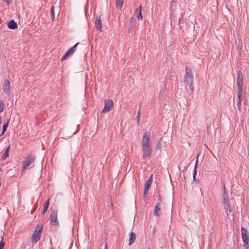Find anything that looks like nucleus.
<instances>
[{"label": "nucleus", "instance_id": "20", "mask_svg": "<svg viewBox=\"0 0 249 249\" xmlns=\"http://www.w3.org/2000/svg\"><path fill=\"white\" fill-rule=\"evenodd\" d=\"M237 88H238V90H242L243 81H237Z\"/></svg>", "mask_w": 249, "mask_h": 249}, {"label": "nucleus", "instance_id": "30", "mask_svg": "<svg viewBox=\"0 0 249 249\" xmlns=\"http://www.w3.org/2000/svg\"><path fill=\"white\" fill-rule=\"evenodd\" d=\"M5 245L4 242L3 241V239L0 242V249H2Z\"/></svg>", "mask_w": 249, "mask_h": 249}, {"label": "nucleus", "instance_id": "35", "mask_svg": "<svg viewBox=\"0 0 249 249\" xmlns=\"http://www.w3.org/2000/svg\"><path fill=\"white\" fill-rule=\"evenodd\" d=\"M1 171V168H0V171Z\"/></svg>", "mask_w": 249, "mask_h": 249}, {"label": "nucleus", "instance_id": "19", "mask_svg": "<svg viewBox=\"0 0 249 249\" xmlns=\"http://www.w3.org/2000/svg\"><path fill=\"white\" fill-rule=\"evenodd\" d=\"M237 81H243V74L240 71H237Z\"/></svg>", "mask_w": 249, "mask_h": 249}, {"label": "nucleus", "instance_id": "24", "mask_svg": "<svg viewBox=\"0 0 249 249\" xmlns=\"http://www.w3.org/2000/svg\"><path fill=\"white\" fill-rule=\"evenodd\" d=\"M197 159H198V156L196 158V165H195V166L194 173H193V179H194V180H195V177H196V165H197V164L198 163Z\"/></svg>", "mask_w": 249, "mask_h": 249}, {"label": "nucleus", "instance_id": "33", "mask_svg": "<svg viewBox=\"0 0 249 249\" xmlns=\"http://www.w3.org/2000/svg\"><path fill=\"white\" fill-rule=\"evenodd\" d=\"M4 1L9 4L10 3V1H11V0H4Z\"/></svg>", "mask_w": 249, "mask_h": 249}, {"label": "nucleus", "instance_id": "6", "mask_svg": "<svg viewBox=\"0 0 249 249\" xmlns=\"http://www.w3.org/2000/svg\"><path fill=\"white\" fill-rule=\"evenodd\" d=\"M50 224L52 225L56 226L59 224L57 220V211L53 212L50 214Z\"/></svg>", "mask_w": 249, "mask_h": 249}, {"label": "nucleus", "instance_id": "15", "mask_svg": "<svg viewBox=\"0 0 249 249\" xmlns=\"http://www.w3.org/2000/svg\"><path fill=\"white\" fill-rule=\"evenodd\" d=\"M17 23L13 19H11L8 23V27L11 29H15L17 28Z\"/></svg>", "mask_w": 249, "mask_h": 249}, {"label": "nucleus", "instance_id": "34", "mask_svg": "<svg viewBox=\"0 0 249 249\" xmlns=\"http://www.w3.org/2000/svg\"><path fill=\"white\" fill-rule=\"evenodd\" d=\"M1 118L0 117V124H1Z\"/></svg>", "mask_w": 249, "mask_h": 249}, {"label": "nucleus", "instance_id": "28", "mask_svg": "<svg viewBox=\"0 0 249 249\" xmlns=\"http://www.w3.org/2000/svg\"><path fill=\"white\" fill-rule=\"evenodd\" d=\"M237 106H238V109L240 110V109H241V99H238L237 98Z\"/></svg>", "mask_w": 249, "mask_h": 249}, {"label": "nucleus", "instance_id": "31", "mask_svg": "<svg viewBox=\"0 0 249 249\" xmlns=\"http://www.w3.org/2000/svg\"><path fill=\"white\" fill-rule=\"evenodd\" d=\"M136 118H137V123H138L140 121V112L139 110L138 111V112L137 113Z\"/></svg>", "mask_w": 249, "mask_h": 249}, {"label": "nucleus", "instance_id": "4", "mask_svg": "<svg viewBox=\"0 0 249 249\" xmlns=\"http://www.w3.org/2000/svg\"><path fill=\"white\" fill-rule=\"evenodd\" d=\"M43 226L37 225L31 237V240L33 243H35L39 241L41 237Z\"/></svg>", "mask_w": 249, "mask_h": 249}, {"label": "nucleus", "instance_id": "10", "mask_svg": "<svg viewBox=\"0 0 249 249\" xmlns=\"http://www.w3.org/2000/svg\"><path fill=\"white\" fill-rule=\"evenodd\" d=\"M152 180V176H151L150 178L146 181L144 185L143 196L145 197L148 192L150 187L151 185Z\"/></svg>", "mask_w": 249, "mask_h": 249}, {"label": "nucleus", "instance_id": "16", "mask_svg": "<svg viewBox=\"0 0 249 249\" xmlns=\"http://www.w3.org/2000/svg\"><path fill=\"white\" fill-rule=\"evenodd\" d=\"M135 239H136V234L134 232H131L130 233V237H129V243H128L129 245L130 246L132 244H133L134 243V242H135Z\"/></svg>", "mask_w": 249, "mask_h": 249}, {"label": "nucleus", "instance_id": "13", "mask_svg": "<svg viewBox=\"0 0 249 249\" xmlns=\"http://www.w3.org/2000/svg\"><path fill=\"white\" fill-rule=\"evenodd\" d=\"M95 26L97 29L101 31H102V23L101 21V17L98 16L96 17V19L95 21Z\"/></svg>", "mask_w": 249, "mask_h": 249}, {"label": "nucleus", "instance_id": "9", "mask_svg": "<svg viewBox=\"0 0 249 249\" xmlns=\"http://www.w3.org/2000/svg\"><path fill=\"white\" fill-rule=\"evenodd\" d=\"M10 89V81L5 79L3 81V83L2 85V90L4 93L6 94H9V91Z\"/></svg>", "mask_w": 249, "mask_h": 249}, {"label": "nucleus", "instance_id": "8", "mask_svg": "<svg viewBox=\"0 0 249 249\" xmlns=\"http://www.w3.org/2000/svg\"><path fill=\"white\" fill-rule=\"evenodd\" d=\"M79 43H77L75 44L73 47L69 49L64 54L62 58L61 61H63L67 57L71 55H72L75 51V49L77 46L78 45Z\"/></svg>", "mask_w": 249, "mask_h": 249}, {"label": "nucleus", "instance_id": "1", "mask_svg": "<svg viewBox=\"0 0 249 249\" xmlns=\"http://www.w3.org/2000/svg\"><path fill=\"white\" fill-rule=\"evenodd\" d=\"M150 137L151 133L149 131L145 132L142 137V158L144 160H149L152 155V150L150 142Z\"/></svg>", "mask_w": 249, "mask_h": 249}, {"label": "nucleus", "instance_id": "12", "mask_svg": "<svg viewBox=\"0 0 249 249\" xmlns=\"http://www.w3.org/2000/svg\"><path fill=\"white\" fill-rule=\"evenodd\" d=\"M161 204L162 201L161 199H160L159 201L157 203L154 209V214L156 216H158L159 215V212L160 211Z\"/></svg>", "mask_w": 249, "mask_h": 249}, {"label": "nucleus", "instance_id": "18", "mask_svg": "<svg viewBox=\"0 0 249 249\" xmlns=\"http://www.w3.org/2000/svg\"><path fill=\"white\" fill-rule=\"evenodd\" d=\"M123 0H116V5L118 9H121L123 6Z\"/></svg>", "mask_w": 249, "mask_h": 249}, {"label": "nucleus", "instance_id": "17", "mask_svg": "<svg viewBox=\"0 0 249 249\" xmlns=\"http://www.w3.org/2000/svg\"><path fill=\"white\" fill-rule=\"evenodd\" d=\"M49 205V199H48L43 205V210L42 212V214H44L48 209Z\"/></svg>", "mask_w": 249, "mask_h": 249}, {"label": "nucleus", "instance_id": "27", "mask_svg": "<svg viewBox=\"0 0 249 249\" xmlns=\"http://www.w3.org/2000/svg\"><path fill=\"white\" fill-rule=\"evenodd\" d=\"M243 93V90H238L237 98L241 99Z\"/></svg>", "mask_w": 249, "mask_h": 249}, {"label": "nucleus", "instance_id": "32", "mask_svg": "<svg viewBox=\"0 0 249 249\" xmlns=\"http://www.w3.org/2000/svg\"><path fill=\"white\" fill-rule=\"evenodd\" d=\"M244 246L246 249H249V241L244 243Z\"/></svg>", "mask_w": 249, "mask_h": 249}, {"label": "nucleus", "instance_id": "29", "mask_svg": "<svg viewBox=\"0 0 249 249\" xmlns=\"http://www.w3.org/2000/svg\"><path fill=\"white\" fill-rule=\"evenodd\" d=\"M51 17L52 18V20H53L54 18V7L53 6H52L51 9Z\"/></svg>", "mask_w": 249, "mask_h": 249}, {"label": "nucleus", "instance_id": "5", "mask_svg": "<svg viewBox=\"0 0 249 249\" xmlns=\"http://www.w3.org/2000/svg\"><path fill=\"white\" fill-rule=\"evenodd\" d=\"M36 159L34 155H29L25 158V160L23 162V169H27L32 164L34 163Z\"/></svg>", "mask_w": 249, "mask_h": 249}, {"label": "nucleus", "instance_id": "26", "mask_svg": "<svg viewBox=\"0 0 249 249\" xmlns=\"http://www.w3.org/2000/svg\"><path fill=\"white\" fill-rule=\"evenodd\" d=\"M9 148H10V145H9L7 149L4 152V154L3 155V159H5L7 157H8V151H9Z\"/></svg>", "mask_w": 249, "mask_h": 249}, {"label": "nucleus", "instance_id": "22", "mask_svg": "<svg viewBox=\"0 0 249 249\" xmlns=\"http://www.w3.org/2000/svg\"><path fill=\"white\" fill-rule=\"evenodd\" d=\"M8 122H7L6 123L4 124L3 125V128H2V131L1 134H0V136L3 135V134L4 133V132H5V131L8 127Z\"/></svg>", "mask_w": 249, "mask_h": 249}, {"label": "nucleus", "instance_id": "2", "mask_svg": "<svg viewBox=\"0 0 249 249\" xmlns=\"http://www.w3.org/2000/svg\"><path fill=\"white\" fill-rule=\"evenodd\" d=\"M184 82L189 86L190 89L193 90V74L191 70L187 67L185 69Z\"/></svg>", "mask_w": 249, "mask_h": 249}, {"label": "nucleus", "instance_id": "7", "mask_svg": "<svg viewBox=\"0 0 249 249\" xmlns=\"http://www.w3.org/2000/svg\"><path fill=\"white\" fill-rule=\"evenodd\" d=\"M105 106L104 107L102 111V112H108L113 107V102L110 99H106L104 101Z\"/></svg>", "mask_w": 249, "mask_h": 249}, {"label": "nucleus", "instance_id": "3", "mask_svg": "<svg viewBox=\"0 0 249 249\" xmlns=\"http://www.w3.org/2000/svg\"><path fill=\"white\" fill-rule=\"evenodd\" d=\"M223 187L224 189L223 195V205L224 209L226 210V213L227 215H229V213L231 212L230 205L228 200V194L225 189V184H223Z\"/></svg>", "mask_w": 249, "mask_h": 249}, {"label": "nucleus", "instance_id": "23", "mask_svg": "<svg viewBox=\"0 0 249 249\" xmlns=\"http://www.w3.org/2000/svg\"><path fill=\"white\" fill-rule=\"evenodd\" d=\"M161 147H162V144H161V138H160L159 142H158V143L157 144V150H159L160 151L161 150Z\"/></svg>", "mask_w": 249, "mask_h": 249}, {"label": "nucleus", "instance_id": "25", "mask_svg": "<svg viewBox=\"0 0 249 249\" xmlns=\"http://www.w3.org/2000/svg\"><path fill=\"white\" fill-rule=\"evenodd\" d=\"M4 109V104L2 101L0 100V112L3 111Z\"/></svg>", "mask_w": 249, "mask_h": 249}, {"label": "nucleus", "instance_id": "21", "mask_svg": "<svg viewBox=\"0 0 249 249\" xmlns=\"http://www.w3.org/2000/svg\"><path fill=\"white\" fill-rule=\"evenodd\" d=\"M136 24V21L134 19L131 18L130 19V27H129V30H130L131 28H132Z\"/></svg>", "mask_w": 249, "mask_h": 249}, {"label": "nucleus", "instance_id": "14", "mask_svg": "<svg viewBox=\"0 0 249 249\" xmlns=\"http://www.w3.org/2000/svg\"><path fill=\"white\" fill-rule=\"evenodd\" d=\"M142 6L140 5L139 7H138L136 10V13L137 14V18L138 20H142Z\"/></svg>", "mask_w": 249, "mask_h": 249}, {"label": "nucleus", "instance_id": "11", "mask_svg": "<svg viewBox=\"0 0 249 249\" xmlns=\"http://www.w3.org/2000/svg\"><path fill=\"white\" fill-rule=\"evenodd\" d=\"M241 231L242 238L243 240L244 243L249 242V237L247 229H245L244 227H242L241 229Z\"/></svg>", "mask_w": 249, "mask_h": 249}]
</instances>
